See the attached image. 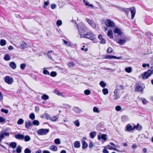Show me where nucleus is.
Listing matches in <instances>:
<instances>
[{
    "mask_svg": "<svg viewBox=\"0 0 153 153\" xmlns=\"http://www.w3.org/2000/svg\"><path fill=\"white\" fill-rule=\"evenodd\" d=\"M124 88L123 85H117L116 88L114 91V97L115 100L119 99L120 96V94L122 93L121 91Z\"/></svg>",
    "mask_w": 153,
    "mask_h": 153,
    "instance_id": "1",
    "label": "nucleus"
},
{
    "mask_svg": "<svg viewBox=\"0 0 153 153\" xmlns=\"http://www.w3.org/2000/svg\"><path fill=\"white\" fill-rule=\"evenodd\" d=\"M79 34L80 35V38H82L85 34L87 28L83 23L79 24L77 25Z\"/></svg>",
    "mask_w": 153,
    "mask_h": 153,
    "instance_id": "2",
    "label": "nucleus"
},
{
    "mask_svg": "<svg viewBox=\"0 0 153 153\" xmlns=\"http://www.w3.org/2000/svg\"><path fill=\"white\" fill-rule=\"evenodd\" d=\"M121 10H122L126 14H127L129 12V10L131 14V19H134L136 13V9L134 7H132L129 8L127 9L122 8Z\"/></svg>",
    "mask_w": 153,
    "mask_h": 153,
    "instance_id": "3",
    "label": "nucleus"
},
{
    "mask_svg": "<svg viewBox=\"0 0 153 153\" xmlns=\"http://www.w3.org/2000/svg\"><path fill=\"white\" fill-rule=\"evenodd\" d=\"M82 38H85L91 40H93L95 38V35L91 31H89L86 33H85Z\"/></svg>",
    "mask_w": 153,
    "mask_h": 153,
    "instance_id": "4",
    "label": "nucleus"
},
{
    "mask_svg": "<svg viewBox=\"0 0 153 153\" xmlns=\"http://www.w3.org/2000/svg\"><path fill=\"white\" fill-rule=\"evenodd\" d=\"M153 74V69H149L147 71L141 74L142 78L143 79H146Z\"/></svg>",
    "mask_w": 153,
    "mask_h": 153,
    "instance_id": "5",
    "label": "nucleus"
},
{
    "mask_svg": "<svg viewBox=\"0 0 153 153\" xmlns=\"http://www.w3.org/2000/svg\"><path fill=\"white\" fill-rule=\"evenodd\" d=\"M48 129H43L42 128L39 129L37 131V134L40 135H46L49 132Z\"/></svg>",
    "mask_w": 153,
    "mask_h": 153,
    "instance_id": "6",
    "label": "nucleus"
},
{
    "mask_svg": "<svg viewBox=\"0 0 153 153\" xmlns=\"http://www.w3.org/2000/svg\"><path fill=\"white\" fill-rule=\"evenodd\" d=\"M105 24L108 27H114L115 26L114 23L110 19H107L105 22Z\"/></svg>",
    "mask_w": 153,
    "mask_h": 153,
    "instance_id": "7",
    "label": "nucleus"
},
{
    "mask_svg": "<svg viewBox=\"0 0 153 153\" xmlns=\"http://www.w3.org/2000/svg\"><path fill=\"white\" fill-rule=\"evenodd\" d=\"M5 82L9 85H11L13 81V78L9 76H7L4 78Z\"/></svg>",
    "mask_w": 153,
    "mask_h": 153,
    "instance_id": "8",
    "label": "nucleus"
},
{
    "mask_svg": "<svg viewBox=\"0 0 153 153\" xmlns=\"http://www.w3.org/2000/svg\"><path fill=\"white\" fill-rule=\"evenodd\" d=\"M30 47L31 45L30 43H27L24 41H22L21 42V44L20 47L21 49H24Z\"/></svg>",
    "mask_w": 153,
    "mask_h": 153,
    "instance_id": "9",
    "label": "nucleus"
},
{
    "mask_svg": "<svg viewBox=\"0 0 153 153\" xmlns=\"http://www.w3.org/2000/svg\"><path fill=\"white\" fill-rule=\"evenodd\" d=\"M9 133L8 132H3L2 131L0 132V143H1L2 139L4 138L5 136H7L9 135Z\"/></svg>",
    "mask_w": 153,
    "mask_h": 153,
    "instance_id": "10",
    "label": "nucleus"
},
{
    "mask_svg": "<svg viewBox=\"0 0 153 153\" xmlns=\"http://www.w3.org/2000/svg\"><path fill=\"white\" fill-rule=\"evenodd\" d=\"M134 126L132 127L131 125L128 124L126 126L125 130L126 131H130L134 130Z\"/></svg>",
    "mask_w": 153,
    "mask_h": 153,
    "instance_id": "11",
    "label": "nucleus"
},
{
    "mask_svg": "<svg viewBox=\"0 0 153 153\" xmlns=\"http://www.w3.org/2000/svg\"><path fill=\"white\" fill-rule=\"evenodd\" d=\"M107 136L105 134H100L98 135V139L99 140L101 139L102 140L104 141L106 140V137Z\"/></svg>",
    "mask_w": 153,
    "mask_h": 153,
    "instance_id": "12",
    "label": "nucleus"
},
{
    "mask_svg": "<svg viewBox=\"0 0 153 153\" xmlns=\"http://www.w3.org/2000/svg\"><path fill=\"white\" fill-rule=\"evenodd\" d=\"M121 58V57H117L113 55H107L105 56V58L106 59H120Z\"/></svg>",
    "mask_w": 153,
    "mask_h": 153,
    "instance_id": "13",
    "label": "nucleus"
},
{
    "mask_svg": "<svg viewBox=\"0 0 153 153\" xmlns=\"http://www.w3.org/2000/svg\"><path fill=\"white\" fill-rule=\"evenodd\" d=\"M126 42V40L125 39H118L117 40V43L121 45H124Z\"/></svg>",
    "mask_w": 153,
    "mask_h": 153,
    "instance_id": "14",
    "label": "nucleus"
},
{
    "mask_svg": "<svg viewBox=\"0 0 153 153\" xmlns=\"http://www.w3.org/2000/svg\"><path fill=\"white\" fill-rule=\"evenodd\" d=\"M136 91L140 92L142 93L143 91L142 87L140 86V84H138L136 86L135 89Z\"/></svg>",
    "mask_w": 153,
    "mask_h": 153,
    "instance_id": "15",
    "label": "nucleus"
},
{
    "mask_svg": "<svg viewBox=\"0 0 153 153\" xmlns=\"http://www.w3.org/2000/svg\"><path fill=\"white\" fill-rule=\"evenodd\" d=\"M15 137L16 139L21 140H23L24 138V136L23 135L20 134H16Z\"/></svg>",
    "mask_w": 153,
    "mask_h": 153,
    "instance_id": "16",
    "label": "nucleus"
},
{
    "mask_svg": "<svg viewBox=\"0 0 153 153\" xmlns=\"http://www.w3.org/2000/svg\"><path fill=\"white\" fill-rule=\"evenodd\" d=\"M32 123L30 120L28 121V122H25V127L27 128H29L30 127L32 126Z\"/></svg>",
    "mask_w": 153,
    "mask_h": 153,
    "instance_id": "17",
    "label": "nucleus"
},
{
    "mask_svg": "<svg viewBox=\"0 0 153 153\" xmlns=\"http://www.w3.org/2000/svg\"><path fill=\"white\" fill-rule=\"evenodd\" d=\"M73 110L75 113L78 114L80 113L82 111V110L81 109L76 107H74Z\"/></svg>",
    "mask_w": 153,
    "mask_h": 153,
    "instance_id": "18",
    "label": "nucleus"
},
{
    "mask_svg": "<svg viewBox=\"0 0 153 153\" xmlns=\"http://www.w3.org/2000/svg\"><path fill=\"white\" fill-rule=\"evenodd\" d=\"M114 33H117L118 35H121L122 33L121 30L118 28H116L114 30Z\"/></svg>",
    "mask_w": 153,
    "mask_h": 153,
    "instance_id": "19",
    "label": "nucleus"
},
{
    "mask_svg": "<svg viewBox=\"0 0 153 153\" xmlns=\"http://www.w3.org/2000/svg\"><path fill=\"white\" fill-rule=\"evenodd\" d=\"M108 36L110 39H112L113 38V33L112 30H109L107 33Z\"/></svg>",
    "mask_w": 153,
    "mask_h": 153,
    "instance_id": "20",
    "label": "nucleus"
},
{
    "mask_svg": "<svg viewBox=\"0 0 153 153\" xmlns=\"http://www.w3.org/2000/svg\"><path fill=\"white\" fill-rule=\"evenodd\" d=\"M9 66L13 69H15L16 68V65L14 62H11L9 64Z\"/></svg>",
    "mask_w": 153,
    "mask_h": 153,
    "instance_id": "21",
    "label": "nucleus"
},
{
    "mask_svg": "<svg viewBox=\"0 0 153 153\" xmlns=\"http://www.w3.org/2000/svg\"><path fill=\"white\" fill-rule=\"evenodd\" d=\"M80 146V143L79 141H76L74 143V146L75 148H79Z\"/></svg>",
    "mask_w": 153,
    "mask_h": 153,
    "instance_id": "22",
    "label": "nucleus"
},
{
    "mask_svg": "<svg viewBox=\"0 0 153 153\" xmlns=\"http://www.w3.org/2000/svg\"><path fill=\"white\" fill-rule=\"evenodd\" d=\"M122 120L123 122H125L128 120V117L126 115L123 116L121 117Z\"/></svg>",
    "mask_w": 153,
    "mask_h": 153,
    "instance_id": "23",
    "label": "nucleus"
},
{
    "mask_svg": "<svg viewBox=\"0 0 153 153\" xmlns=\"http://www.w3.org/2000/svg\"><path fill=\"white\" fill-rule=\"evenodd\" d=\"M50 149L53 151H56L58 150L57 147L54 145L51 146L50 147Z\"/></svg>",
    "mask_w": 153,
    "mask_h": 153,
    "instance_id": "24",
    "label": "nucleus"
},
{
    "mask_svg": "<svg viewBox=\"0 0 153 153\" xmlns=\"http://www.w3.org/2000/svg\"><path fill=\"white\" fill-rule=\"evenodd\" d=\"M82 148L83 149H85L88 146V144L84 140H82Z\"/></svg>",
    "mask_w": 153,
    "mask_h": 153,
    "instance_id": "25",
    "label": "nucleus"
},
{
    "mask_svg": "<svg viewBox=\"0 0 153 153\" xmlns=\"http://www.w3.org/2000/svg\"><path fill=\"white\" fill-rule=\"evenodd\" d=\"M49 98V96L46 94H44L42 95V96L41 97V99L44 100H47Z\"/></svg>",
    "mask_w": 153,
    "mask_h": 153,
    "instance_id": "26",
    "label": "nucleus"
},
{
    "mask_svg": "<svg viewBox=\"0 0 153 153\" xmlns=\"http://www.w3.org/2000/svg\"><path fill=\"white\" fill-rule=\"evenodd\" d=\"M96 131H92L91 132L90 134L91 138H94L96 135Z\"/></svg>",
    "mask_w": 153,
    "mask_h": 153,
    "instance_id": "27",
    "label": "nucleus"
},
{
    "mask_svg": "<svg viewBox=\"0 0 153 153\" xmlns=\"http://www.w3.org/2000/svg\"><path fill=\"white\" fill-rule=\"evenodd\" d=\"M6 122V120L3 117L0 116V123L4 124Z\"/></svg>",
    "mask_w": 153,
    "mask_h": 153,
    "instance_id": "28",
    "label": "nucleus"
},
{
    "mask_svg": "<svg viewBox=\"0 0 153 153\" xmlns=\"http://www.w3.org/2000/svg\"><path fill=\"white\" fill-rule=\"evenodd\" d=\"M134 126L135 129L136 128L138 130H141L142 128V126L139 124H138L136 126Z\"/></svg>",
    "mask_w": 153,
    "mask_h": 153,
    "instance_id": "29",
    "label": "nucleus"
},
{
    "mask_svg": "<svg viewBox=\"0 0 153 153\" xmlns=\"http://www.w3.org/2000/svg\"><path fill=\"white\" fill-rule=\"evenodd\" d=\"M55 93L56 94L58 95L59 96H62L63 97H64V96H63L62 94L58 90H55Z\"/></svg>",
    "mask_w": 153,
    "mask_h": 153,
    "instance_id": "30",
    "label": "nucleus"
},
{
    "mask_svg": "<svg viewBox=\"0 0 153 153\" xmlns=\"http://www.w3.org/2000/svg\"><path fill=\"white\" fill-rule=\"evenodd\" d=\"M10 59V57L8 54L5 55L4 57V59L5 61H9Z\"/></svg>",
    "mask_w": 153,
    "mask_h": 153,
    "instance_id": "31",
    "label": "nucleus"
},
{
    "mask_svg": "<svg viewBox=\"0 0 153 153\" xmlns=\"http://www.w3.org/2000/svg\"><path fill=\"white\" fill-rule=\"evenodd\" d=\"M0 44L1 46H4L6 44V42L4 39H1L0 41Z\"/></svg>",
    "mask_w": 153,
    "mask_h": 153,
    "instance_id": "32",
    "label": "nucleus"
},
{
    "mask_svg": "<svg viewBox=\"0 0 153 153\" xmlns=\"http://www.w3.org/2000/svg\"><path fill=\"white\" fill-rule=\"evenodd\" d=\"M24 121L23 120L22 118H20L18 121L17 123L18 125H20L24 123Z\"/></svg>",
    "mask_w": 153,
    "mask_h": 153,
    "instance_id": "33",
    "label": "nucleus"
},
{
    "mask_svg": "<svg viewBox=\"0 0 153 153\" xmlns=\"http://www.w3.org/2000/svg\"><path fill=\"white\" fill-rule=\"evenodd\" d=\"M10 146L12 147L13 149H14L16 148V142H13L10 143Z\"/></svg>",
    "mask_w": 153,
    "mask_h": 153,
    "instance_id": "34",
    "label": "nucleus"
},
{
    "mask_svg": "<svg viewBox=\"0 0 153 153\" xmlns=\"http://www.w3.org/2000/svg\"><path fill=\"white\" fill-rule=\"evenodd\" d=\"M57 119L58 117L57 116H55L52 117H51L50 120L52 121L55 122L57 120Z\"/></svg>",
    "mask_w": 153,
    "mask_h": 153,
    "instance_id": "35",
    "label": "nucleus"
},
{
    "mask_svg": "<svg viewBox=\"0 0 153 153\" xmlns=\"http://www.w3.org/2000/svg\"><path fill=\"white\" fill-rule=\"evenodd\" d=\"M32 123V125H33L35 126H38L39 124V123L37 120H34L33 121Z\"/></svg>",
    "mask_w": 153,
    "mask_h": 153,
    "instance_id": "36",
    "label": "nucleus"
},
{
    "mask_svg": "<svg viewBox=\"0 0 153 153\" xmlns=\"http://www.w3.org/2000/svg\"><path fill=\"white\" fill-rule=\"evenodd\" d=\"M24 139L26 142L30 140V137L28 135H26L24 137Z\"/></svg>",
    "mask_w": 153,
    "mask_h": 153,
    "instance_id": "37",
    "label": "nucleus"
},
{
    "mask_svg": "<svg viewBox=\"0 0 153 153\" xmlns=\"http://www.w3.org/2000/svg\"><path fill=\"white\" fill-rule=\"evenodd\" d=\"M29 118L31 120H34L35 118L34 114L33 113L30 114L29 115Z\"/></svg>",
    "mask_w": 153,
    "mask_h": 153,
    "instance_id": "38",
    "label": "nucleus"
},
{
    "mask_svg": "<svg viewBox=\"0 0 153 153\" xmlns=\"http://www.w3.org/2000/svg\"><path fill=\"white\" fill-rule=\"evenodd\" d=\"M74 124L77 127L80 126V123L78 120H76L74 122Z\"/></svg>",
    "mask_w": 153,
    "mask_h": 153,
    "instance_id": "39",
    "label": "nucleus"
},
{
    "mask_svg": "<svg viewBox=\"0 0 153 153\" xmlns=\"http://www.w3.org/2000/svg\"><path fill=\"white\" fill-rule=\"evenodd\" d=\"M102 91L103 94L105 95L108 94V89L107 88H103Z\"/></svg>",
    "mask_w": 153,
    "mask_h": 153,
    "instance_id": "40",
    "label": "nucleus"
},
{
    "mask_svg": "<svg viewBox=\"0 0 153 153\" xmlns=\"http://www.w3.org/2000/svg\"><path fill=\"white\" fill-rule=\"evenodd\" d=\"M100 85L102 88H104L106 85L103 81H101L100 82Z\"/></svg>",
    "mask_w": 153,
    "mask_h": 153,
    "instance_id": "41",
    "label": "nucleus"
},
{
    "mask_svg": "<svg viewBox=\"0 0 153 153\" xmlns=\"http://www.w3.org/2000/svg\"><path fill=\"white\" fill-rule=\"evenodd\" d=\"M140 100L143 104H147V101L145 98H141L140 99Z\"/></svg>",
    "mask_w": 153,
    "mask_h": 153,
    "instance_id": "42",
    "label": "nucleus"
},
{
    "mask_svg": "<svg viewBox=\"0 0 153 153\" xmlns=\"http://www.w3.org/2000/svg\"><path fill=\"white\" fill-rule=\"evenodd\" d=\"M125 71L128 73H130L131 71V67L126 68L125 69Z\"/></svg>",
    "mask_w": 153,
    "mask_h": 153,
    "instance_id": "43",
    "label": "nucleus"
},
{
    "mask_svg": "<svg viewBox=\"0 0 153 153\" xmlns=\"http://www.w3.org/2000/svg\"><path fill=\"white\" fill-rule=\"evenodd\" d=\"M43 116L46 119L50 120L51 117L48 114L45 113L43 114Z\"/></svg>",
    "mask_w": 153,
    "mask_h": 153,
    "instance_id": "44",
    "label": "nucleus"
},
{
    "mask_svg": "<svg viewBox=\"0 0 153 153\" xmlns=\"http://www.w3.org/2000/svg\"><path fill=\"white\" fill-rule=\"evenodd\" d=\"M22 151V148L20 146H18L16 149V152L17 153H20Z\"/></svg>",
    "mask_w": 153,
    "mask_h": 153,
    "instance_id": "45",
    "label": "nucleus"
},
{
    "mask_svg": "<svg viewBox=\"0 0 153 153\" xmlns=\"http://www.w3.org/2000/svg\"><path fill=\"white\" fill-rule=\"evenodd\" d=\"M43 74L45 75H49L50 74L49 72L47 70L44 68L43 71Z\"/></svg>",
    "mask_w": 153,
    "mask_h": 153,
    "instance_id": "46",
    "label": "nucleus"
},
{
    "mask_svg": "<svg viewBox=\"0 0 153 153\" xmlns=\"http://www.w3.org/2000/svg\"><path fill=\"white\" fill-rule=\"evenodd\" d=\"M26 67V65L25 63H22L20 65V67L22 70H24Z\"/></svg>",
    "mask_w": 153,
    "mask_h": 153,
    "instance_id": "47",
    "label": "nucleus"
},
{
    "mask_svg": "<svg viewBox=\"0 0 153 153\" xmlns=\"http://www.w3.org/2000/svg\"><path fill=\"white\" fill-rule=\"evenodd\" d=\"M93 111L95 113H99L100 112V111L99 110L98 108L96 107H94L93 108Z\"/></svg>",
    "mask_w": 153,
    "mask_h": 153,
    "instance_id": "48",
    "label": "nucleus"
},
{
    "mask_svg": "<svg viewBox=\"0 0 153 153\" xmlns=\"http://www.w3.org/2000/svg\"><path fill=\"white\" fill-rule=\"evenodd\" d=\"M84 93L86 95H89L91 94V91L89 90H86L84 91Z\"/></svg>",
    "mask_w": 153,
    "mask_h": 153,
    "instance_id": "49",
    "label": "nucleus"
},
{
    "mask_svg": "<svg viewBox=\"0 0 153 153\" xmlns=\"http://www.w3.org/2000/svg\"><path fill=\"white\" fill-rule=\"evenodd\" d=\"M54 143L57 144H59L60 143V141L59 139H56L54 140Z\"/></svg>",
    "mask_w": 153,
    "mask_h": 153,
    "instance_id": "50",
    "label": "nucleus"
},
{
    "mask_svg": "<svg viewBox=\"0 0 153 153\" xmlns=\"http://www.w3.org/2000/svg\"><path fill=\"white\" fill-rule=\"evenodd\" d=\"M49 2L48 1L44 2L43 7L44 8H46V7L49 5Z\"/></svg>",
    "mask_w": 153,
    "mask_h": 153,
    "instance_id": "51",
    "label": "nucleus"
},
{
    "mask_svg": "<svg viewBox=\"0 0 153 153\" xmlns=\"http://www.w3.org/2000/svg\"><path fill=\"white\" fill-rule=\"evenodd\" d=\"M56 24L58 26H60L62 24V21L61 20H58L56 22Z\"/></svg>",
    "mask_w": 153,
    "mask_h": 153,
    "instance_id": "52",
    "label": "nucleus"
},
{
    "mask_svg": "<svg viewBox=\"0 0 153 153\" xmlns=\"http://www.w3.org/2000/svg\"><path fill=\"white\" fill-rule=\"evenodd\" d=\"M50 75L52 77H55L56 75V73L55 71H52Z\"/></svg>",
    "mask_w": 153,
    "mask_h": 153,
    "instance_id": "53",
    "label": "nucleus"
},
{
    "mask_svg": "<svg viewBox=\"0 0 153 153\" xmlns=\"http://www.w3.org/2000/svg\"><path fill=\"white\" fill-rule=\"evenodd\" d=\"M1 111L2 112L5 113V114H7L8 113V110L4 108H2L1 109Z\"/></svg>",
    "mask_w": 153,
    "mask_h": 153,
    "instance_id": "54",
    "label": "nucleus"
},
{
    "mask_svg": "<svg viewBox=\"0 0 153 153\" xmlns=\"http://www.w3.org/2000/svg\"><path fill=\"white\" fill-rule=\"evenodd\" d=\"M63 41L64 42V43L67 46H70L71 45V44L68 42L64 40H63Z\"/></svg>",
    "mask_w": 153,
    "mask_h": 153,
    "instance_id": "55",
    "label": "nucleus"
},
{
    "mask_svg": "<svg viewBox=\"0 0 153 153\" xmlns=\"http://www.w3.org/2000/svg\"><path fill=\"white\" fill-rule=\"evenodd\" d=\"M68 65L69 67L73 68L74 66V64L73 62H69Z\"/></svg>",
    "mask_w": 153,
    "mask_h": 153,
    "instance_id": "56",
    "label": "nucleus"
},
{
    "mask_svg": "<svg viewBox=\"0 0 153 153\" xmlns=\"http://www.w3.org/2000/svg\"><path fill=\"white\" fill-rule=\"evenodd\" d=\"M86 21L90 25L93 22L92 20L87 18L86 19Z\"/></svg>",
    "mask_w": 153,
    "mask_h": 153,
    "instance_id": "57",
    "label": "nucleus"
},
{
    "mask_svg": "<svg viewBox=\"0 0 153 153\" xmlns=\"http://www.w3.org/2000/svg\"><path fill=\"white\" fill-rule=\"evenodd\" d=\"M112 51H113L112 49L110 47H109L107 51V53H111L112 52Z\"/></svg>",
    "mask_w": 153,
    "mask_h": 153,
    "instance_id": "58",
    "label": "nucleus"
},
{
    "mask_svg": "<svg viewBox=\"0 0 153 153\" xmlns=\"http://www.w3.org/2000/svg\"><path fill=\"white\" fill-rule=\"evenodd\" d=\"M24 152L25 153H31V151L28 148L25 149Z\"/></svg>",
    "mask_w": 153,
    "mask_h": 153,
    "instance_id": "59",
    "label": "nucleus"
},
{
    "mask_svg": "<svg viewBox=\"0 0 153 153\" xmlns=\"http://www.w3.org/2000/svg\"><path fill=\"white\" fill-rule=\"evenodd\" d=\"M83 1L86 6H88V5H89V3L87 1V0H83Z\"/></svg>",
    "mask_w": 153,
    "mask_h": 153,
    "instance_id": "60",
    "label": "nucleus"
},
{
    "mask_svg": "<svg viewBox=\"0 0 153 153\" xmlns=\"http://www.w3.org/2000/svg\"><path fill=\"white\" fill-rule=\"evenodd\" d=\"M142 67L143 68H146V66H147L148 68L149 67V64H145V63H143L142 64Z\"/></svg>",
    "mask_w": 153,
    "mask_h": 153,
    "instance_id": "61",
    "label": "nucleus"
},
{
    "mask_svg": "<svg viewBox=\"0 0 153 153\" xmlns=\"http://www.w3.org/2000/svg\"><path fill=\"white\" fill-rule=\"evenodd\" d=\"M121 109V107L120 106H117L115 107V109L117 111H120Z\"/></svg>",
    "mask_w": 153,
    "mask_h": 153,
    "instance_id": "62",
    "label": "nucleus"
},
{
    "mask_svg": "<svg viewBox=\"0 0 153 153\" xmlns=\"http://www.w3.org/2000/svg\"><path fill=\"white\" fill-rule=\"evenodd\" d=\"M100 43L102 44H105L106 43V41L105 39L103 38L100 40Z\"/></svg>",
    "mask_w": 153,
    "mask_h": 153,
    "instance_id": "63",
    "label": "nucleus"
},
{
    "mask_svg": "<svg viewBox=\"0 0 153 153\" xmlns=\"http://www.w3.org/2000/svg\"><path fill=\"white\" fill-rule=\"evenodd\" d=\"M92 27L94 28H95L96 27V26L95 24L93 22L90 25Z\"/></svg>",
    "mask_w": 153,
    "mask_h": 153,
    "instance_id": "64",
    "label": "nucleus"
}]
</instances>
